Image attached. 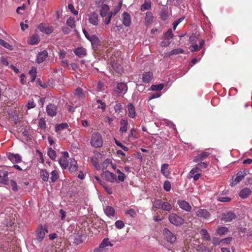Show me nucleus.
<instances>
[{
  "label": "nucleus",
  "instance_id": "14",
  "mask_svg": "<svg viewBox=\"0 0 252 252\" xmlns=\"http://www.w3.org/2000/svg\"><path fill=\"white\" fill-rule=\"evenodd\" d=\"M196 216L203 219H207L211 216V214L206 209H199L196 212Z\"/></svg>",
  "mask_w": 252,
  "mask_h": 252
},
{
  "label": "nucleus",
  "instance_id": "51",
  "mask_svg": "<svg viewBox=\"0 0 252 252\" xmlns=\"http://www.w3.org/2000/svg\"><path fill=\"white\" fill-rule=\"evenodd\" d=\"M123 23L126 27H129L131 24L130 17H123Z\"/></svg>",
  "mask_w": 252,
  "mask_h": 252
},
{
  "label": "nucleus",
  "instance_id": "41",
  "mask_svg": "<svg viewBox=\"0 0 252 252\" xmlns=\"http://www.w3.org/2000/svg\"><path fill=\"white\" fill-rule=\"evenodd\" d=\"M51 175L50 179L52 183H55L59 178V173L56 170L51 172Z\"/></svg>",
  "mask_w": 252,
  "mask_h": 252
},
{
  "label": "nucleus",
  "instance_id": "64",
  "mask_svg": "<svg viewBox=\"0 0 252 252\" xmlns=\"http://www.w3.org/2000/svg\"><path fill=\"white\" fill-rule=\"evenodd\" d=\"M10 184H11L12 190L13 191H17L18 190L17 184L15 181L11 180L10 181Z\"/></svg>",
  "mask_w": 252,
  "mask_h": 252
},
{
  "label": "nucleus",
  "instance_id": "49",
  "mask_svg": "<svg viewBox=\"0 0 252 252\" xmlns=\"http://www.w3.org/2000/svg\"><path fill=\"white\" fill-rule=\"evenodd\" d=\"M116 172L119 174L118 176V180L120 182H124L126 178V176L125 175L124 173L121 172V171L119 169H117Z\"/></svg>",
  "mask_w": 252,
  "mask_h": 252
},
{
  "label": "nucleus",
  "instance_id": "27",
  "mask_svg": "<svg viewBox=\"0 0 252 252\" xmlns=\"http://www.w3.org/2000/svg\"><path fill=\"white\" fill-rule=\"evenodd\" d=\"M109 7L107 4H102L100 9V16H108L109 15Z\"/></svg>",
  "mask_w": 252,
  "mask_h": 252
},
{
  "label": "nucleus",
  "instance_id": "23",
  "mask_svg": "<svg viewBox=\"0 0 252 252\" xmlns=\"http://www.w3.org/2000/svg\"><path fill=\"white\" fill-rule=\"evenodd\" d=\"M40 40L39 36L37 34H34L27 40L28 44L30 45L37 44Z\"/></svg>",
  "mask_w": 252,
  "mask_h": 252
},
{
  "label": "nucleus",
  "instance_id": "37",
  "mask_svg": "<svg viewBox=\"0 0 252 252\" xmlns=\"http://www.w3.org/2000/svg\"><path fill=\"white\" fill-rule=\"evenodd\" d=\"M0 45L10 51L13 50V46L9 44L4 40L0 39Z\"/></svg>",
  "mask_w": 252,
  "mask_h": 252
},
{
  "label": "nucleus",
  "instance_id": "5",
  "mask_svg": "<svg viewBox=\"0 0 252 252\" xmlns=\"http://www.w3.org/2000/svg\"><path fill=\"white\" fill-rule=\"evenodd\" d=\"M163 235L165 240L170 243H173L176 240V236L167 228L164 229Z\"/></svg>",
  "mask_w": 252,
  "mask_h": 252
},
{
  "label": "nucleus",
  "instance_id": "62",
  "mask_svg": "<svg viewBox=\"0 0 252 252\" xmlns=\"http://www.w3.org/2000/svg\"><path fill=\"white\" fill-rule=\"evenodd\" d=\"M212 243L214 246L220 245L221 244V239L218 237H213L212 239Z\"/></svg>",
  "mask_w": 252,
  "mask_h": 252
},
{
  "label": "nucleus",
  "instance_id": "32",
  "mask_svg": "<svg viewBox=\"0 0 252 252\" xmlns=\"http://www.w3.org/2000/svg\"><path fill=\"white\" fill-rule=\"evenodd\" d=\"M104 211L105 214L109 217H113L114 216L115 211L114 208L112 207L106 206L104 209Z\"/></svg>",
  "mask_w": 252,
  "mask_h": 252
},
{
  "label": "nucleus",
  "instance_id": "21",
  "mask_svg": "<svg viewBox=\"0 0 252 252\" xmlns=\"http://www.w3.org/2000/svg\"><path fill=\"white\" fill-rule=\"evenodd\" d=\"M89 40L91 42L92 45L94 48H96L100 45V41L99 38L95 35H91Z\"/></svg>",
  "mask_w": 252,
  "mask_h": 252
},
{
  "label": "nucleus",
  "instance_id": "55",
  "mask_svg": "<svg viewBox=\"0 0 252 252\" xmlns=\"http://www.w3.org/2000/svg\"><path fill=\"white\" fill-rule=\"evenodd\" d=\"M171 188V186L170 182L168 180L165 181L163 184L164 189L166 191H169L170 190Z\"/></svg>",
  "mask_w": 252,
  "mask_h": 252
},
{
  "label": "nucleus",
  "instance_id": "33",
  "mask_svg": "<svg viewBox=\"0 0 252 252\" xmlns=\"http://www.w3.org/2000/svg\"><path fill=\"white\" fill-rule=\"evenodd\" d=\"M200 233L202 238L205 241H209L211 240L210 236L206 229H201Z\"/></svg>",
  "mask_w": 252,
  "mask_h": 252
},
{
  "label": "nucleus",
  "instance_id": "25",
  "mask_svg": "<svg viewBox=\"0 0 252 252\" xmlns=\"http://www.w3.org/2000/svg\"><path fill=\"white\" fill-rule=\"evenodd\" d=\"M121 127L119 130V132L121 133L124 132H126L127 131L128 121L126 119H121L120 121Z\"/></svg>",
  "mask_w": 252,
  "mask_h": 252
},
{
  "label": "nucleus",
  "instance_id": "36",
  "mask_svg": "<svg viewBox=\"0 0 252 252\" xmlns=\"http://www.w3.org/2000/svg\"><path fill=\"white\" fill-rule=\"evenodd\" d=\"M59 163L63 169H66L68 166V163L67 158H60Z\"/></svg>",
  "mask_w": 252,
  "mask_h": 252
},
{
  "label": "nucleus",
  "instance_id": "61",
  "mask_svg": "<svg viewBox=\"0 0 252 252\" xmlns=\"http://www.w3.org/2000/svg\"><path fill=\"white\" fill-rule=\"evenodd\" d=\"M115 225L118 229H122L125 226V224L123 221L119 220L115 222Z\"/></svg>",
  "mask_w": 252,
  "mask_h": 252
},
{
  "label": "nucleus",
  "instance_id": "31",
  "mask_svg": "<svg viewBox=\"0 0 252 252\" xmlns=\"http://www.w3.org/2000/svg\"><path fill=\"white\" fill-rule=\"evenodd\" d=\"M169 165L166 163L162 164L161 166V173L165 177H168L170 174L169 171L168 170Z\"/></svg>",
  "mask_w": 252,
  "mask_h": 252
},
{
  "label": "nucleus",
  "instance_id": "47",
  "mask_svg": "<svg viewBox=\"0 0 252 252\" xmlns=\"http://www.w3.org/2000/svg\"><path fill=\"white\" fill-rule=\"evenodd\" d=\"M162 201L161 199H156L153 203V207L156 209H161Z\"/></svg>",
  "mask_w": 252,
  "mask_h": 252
},
{
  "label": "nucleus",
  "instance_id": "48",
  "mask_svg": "<svg viewBox=\"0 0 252 252\" xmlns=\"http://www.w3.org/2000/svg\"><path fill=\"white\" fill-rule=\"evenodd\" d=\"M29 74L31 76V81L34 82L36 77V69L35 68H32V69L29 71Z\"/></svg>",
  "mask_w": 252,
  "mask_h": 252
},
{
  "label": "nucleus",
  "instance_id": "38",
  "mask_svg": "<svg viewBox=\"0 0 252 252\" xmlns=\"http://www.w3.org/2000/svg\"><path fill=\"white\" fill-rule=\"evenodd\" d=\"M48 155L52 160H56L57 155L56 151L52 149L49 148L48 150Z\"/></svg>",
  "mask_w": 252,
  "mask_h": 252
},
{
  "label": "nucleus",
  "instance_id": "60",
  "mask_svg": "<svg viewBox=\"0 0 252 252\" xmlns=\"http://www.w3.org/2000/svg\"><path fill=\"white\" fill-rule=\"evenodd\" d=\"M126 214L129 215L130 217L134 218L136 215V213L133 209H130L126 211Z\"/></svg>",
  "mask_w": 252,
  "mask_h": 252
},
{
  "label": "nucleus",
  "instance_id": "46",
  "mask_svg": "<svg viewBox=\"0 0 252 252\" xmlns=\"http://www.w3.org/2000/svg\"><path fill=\"white\" fill-rule=\"evenodd\" d=\"M164 87L163 84H159L158 85H152L151 87V89L154 91H160Z\"/></svg>",
  "mask_w": 252,
  "mask_h": 252
},
{
  "label": "nucleus",
  "instance_id": "50",
  "mask_svg": "<svg viewBox=\"0 0 252 252\" xmlns=\"http://www.w3.org/2000/svg\"><path fill=\"white\" fill-rule=\"evenodd\" d=\"M66 24L71 28L73 29L75 27V20L74 17H70L67 20Z\"/></svg>",
  "mask_w": 252,
  "mask_h": 252
},
{
  "label": "nucleus",
  "instance_id": "20",
  "mask_svg": "<svg viewBox=\"0 0 252 252\" xmlns=\"http://www.w3.org/2000/svg\"><path fill=\"white\" fill-rule=\"evenodd\" d=\"M252 192L250 189L245 188L240 190L239 195L241 198L246 199L252 194Z\"/></svg>",
  "mask_w": 252,
  "mask_h": 252
},
{
  "label": "nucleus",
  "instance_id": "3",
  "mask_svg": "<svg viewBox=\"0 0 252 252\" xmlns=\"http://www.w3.org/2000/svg\"><path fill=\"white\" fill-rule=\"evenodd\" d=\"M208 166V164L207 163L205 162L200 161V163L198 162L190 170L189 174V178H191L195 173H196L199 171H201L202 169L206 168Z\"/></svg>",
  "mask_w": 252,
  "mask_h": 252
},
{
  "label": "nucleus",
  "instance_id": "11",
  "mask_svg": "<svg viewBox=\"0 0 252 252\" xmlns=\"http://www.w3.org/2000/svg\"><path fill=\"white\" fill-rule=\"evenodd\" d=\"M58 111V108L56 105L50 103L46 107V112L47 114L51 117L56 115Z\"/></svg>",
  "mask_w": 252,
  "mask_h": 252
},
{
  "label": "nucleus",
  "instance_id": "44",
  "mask_svg": "<svg viewBox=\"0 0 252 252\" xmlns=\"http://www.w3.org/2000/svg\"><path fill=\"white\" fill-rule=\"evenodd\" d=\"M173 37V34L172 31L171 29H168L164 34V39L167 40H169L170 39H172Z\"/></svg>",
  "mask_w": 252,
  "mask_h": 252
},
{
  "label": "nucleus",
  "instance_id": "2",
  "mask_svg": "<svg viewBox=\"0 0 252 252\" xmlns=\"http://www.w3.org/2000/svg\"><path fill=\"white\" fill-rule=\"evenodd\" d=\"M91 143L92 146L95 148H99L102 146V139L99 133L95 132L92 134Z\"/></svg>",
  "mask_w": 252,
  "mask_h": 252
},
{
  "label": "nucleus",
  "instance_id": "54",
  "mask_svg": "<svg viewBox=\"0 0 252 252\" xmlns=\"http://www.w3.org/2000/svg\"><path fill=\"white\" fill-rule=\"evenodd\" d=\"M184 52V50L181 48L175 49L171 51L169 53V56H172L173 55H178L179 54L183 53Z\"/></svg>",
  "mask_w": 252,
  "mask_h": 252
},
{
  "label": "nucleus",
  "instance_id": "42",
  "mask_svg": "<svg viewBox=\"0 0 252 252\" xmlns=\"http://www.w3.org/2000/svg\"><path fill=\"white\" fill-rule=\"evenodd\" d=\"M75 94L80 98H83L85 96L83 90L81 88H78L75 90Z\"/></svg>",
  "mask_w": 252,
  "mask_h": 252
},
{
  "label": "nucleus",
  "instance_id": "43",
  "mask_svg": "<svg viewBox=\"0 0 252 252\" xmlns=\"http://www.w3.org/2000/svg\"><path fill=\"white\" fill-rule=\"evenodd\" d=\"M67 127L68 125L66 123H61L56 126L55 131L56 132H58L59 131H61L63 129L67 128Z\"/></svg>",
  "mask_w": 252,
  "mask_h": 252
},
{
  "label": "nucleus",
  "instance_id": "45",
  "mask_svg": "<svg viewBox=\"0 0 252 252\" xmlns=\"http://www.w3.org/2000/svg\"><path fill=\"white\" fill-rule=\"evenodd\" d=\"M114 109L116 113L119 114L123 109V106L120 102H116L114 106Z\"/></svg>",
  "mask_w": 252,
  "mask_h": 252
},
{
  "label": "nucleus",
  "instance_id": "59",
  "mask_svg": "<svg viewBox=\"0 0 252 252\" xmlns=\"http://www.w3.org/2000/svg\"><path fill=\"white\" fill-rule=\"evenodd\" d=\"M232 240V238L231 237L225 238L224 239H221V244L222 245H228L230 243Z\"/></svg>",
  "mask_w": 252,
  "mask_h": 252
},
{
  "label": "nucleus",
  "instance_id": "19",
  "mask_svg": "<svg viewBox=\"0 0 252 252\" xmlns=\"http://www.w3.org/2000/svg\"><path fill=\"white\" fill-rule=\"evenodd\" d=\"M244 177L242 174V171H239L236 174V177L234 179L232 178V182L230 183V185L233 186L236 185L240 183L243 179Z\"/></svg>",
  "mask_w": 252,
  "mask_h": 252
},
{
  "label": "nucleus",
  "instance_id": "15",
  "mask_svg": "<svg viewBox=\"0 0 252 252\" xmlns=\"http://www.w3.org/2000/svg\"><path fill=\"white\" fill-rule=\"evenodd\" d=\"M204 43V41L203 40H201L198 41V43L191 44V45L189 48V50L191 52L199 51L201 49Z\"/></svg>",
  "mask_w": 252,
  "mask_h": 252
},
{
  "label": "nucleus",
  "instance_id": "6",
  "mask_svg": "<svg viewBox=\"0 0 252 252\" xmlns=\"http://www.w3.org/2000/svg\"><path fill=\"white\" fill-rule=\"evenodd\" d=\"M6 157L13 163H18L22 161V157L18 154H14L9 152L6 154Z\"/></svg>",
  "mask_w": 252,
  "mask_h": 252
},
{
  "label": "nucleus",
  "instance_id": "30",
  "mask_svg": "<svg viewBox=\"0 0 252 252\" xmlns=\"http://www.w3.org/2000/svg\"><path fill=\"white\" fill-rule=\"evenodd\" d=\"M40 176L44 182H48L49 180V173L46 169H41L40 170Z\"/></svg>",
  "mask_w": 252,
  "mask_h": 252
},
{
  "label": "nucleus",
  "instance_id": "63",
  "mask_svg": "<svg viewBox=\"0 0 252 252\" xmlns=\"http://www.w3.org/2000/svg\"><path fill=\"white\" fill-rule=\"evenodd\" d=\"M68 8L73 14L75 15H77L78 14V11L75 10L72 4H69L68 5Z\"/></svg>",
  "mask_w": 252,
  "mask_h": 252
},
{
  "label": "nucleus",
  "instance_id": "12",
  "mask_svg": "<svg viewBox=\"0 0 252 252\" xmlns=\"http://www.w3.org/2000/svg\"><path fill=\"white\" fill-rule=\"evenodd\" d=\"M210 153L207 152H203L195 156L193 158V161L194 162H199L202 161L210 155Z\"/></svg>",
  "mask_w": 252,
  "mask_h": 252
},
{
  "label": "nucleus",
  "instance_id": "58",
  "mask_svg": "<svg viewBox=\"0 0 252 252\" xmlns=\"http://www.w3.org/2000/svg\"><path fill=\"white\" fill-rule=\"evenodd\" d=\"M96 102L100 104V105L97 106V108L101 109L103 111H104L106 109V104L101 100L97 99L96 100Z\"/></svg>",
  "mask_w": 252,
  "mask_h": 252
},
{
  "label": "nucleus",
  "instance_id": "24",
  "mask_svg": "<svg viewBox=\"0 0 252 252\" xmlns=\"http://www.w3.org/2000/svg\"><path fill=\"white\" fill-rule=\"evenodd\" d=\"M74 54L80 58L85 57L87 55L86 49L83 47H78L74 51Z\"/></svg>",
  "mask_w": 252,
  "mask_h": 252
},
{
  "label": "nucleus",
  "instance_id": "29",
  "mask_svg": "<svg viewBox=\"0 0 252 252\" xmlns=\"http://www.w3.org/2000/svg\"><path fill=\"white\" fill-rule=\"evenodd\" d=\"M228 228L225 226H220L216 230V234L222 236L228 232Z\"/></svg>",
  "mask_w": 252,
  "mask_h": 252
},
{
  "label": "nucleus",
  "instance_id": "9",
  "mask_svg": "<svg viewBox=\"0 0 252 252\" xmlns=\"http://www.w3.org/2000/svg\"><path fill=\"white\" fill-rule=\"evenodd\" d=\"M177 204L181 209L186 212H189L191 210L192 207L191 205L185 200H178Z\"/></svg>",
  "mask_w": 252,
  "mask_h": 252
},
{
  "label": "nucleus",
  "instance_id": "13",
  "mask_svg": "<svg viewBox=\"0 0 252 252\" xmlns=\"http://www.w3.org/2000/svg\"><path fill=\"white\" fill-rule=\"evenodd\" d=\"M38 30L43 33L49 34L53 32V28L52 27H47L45 24L41 23L38 26Z\"/></svg>",
  "mask_w": 252,
  "mask_h": 252
},
{
  "label": "nucleus",
  "instance_id": "17",
  "mask_svg": "<svg viewBox=\"0 0 252 252\" xmlns=\"http://www.w3.org/2000/svg\"><path fill=\"white\" fill-rule=\"evenodd\" d=\"M153 78V74L152 72H145L142 75V81L145 84L149 83Z\"/></svg>",
  "mask_w": 252,
  "mask_h": 252
},
{
  "label": "nucleus",
  "instance_id": "40",
  "mask_svg": "<svg viewBox=\"0 0 252 252\" xmlns=\"http://www.w3.org/2000/svg\"><path fill=\"white\" fill-rule=\"evenodd\" d=\"M112 67L113 69L118 73H121L123 72V67L119 63H114L112 64Z\"/></svg>",
  "mask_w": 252,
  "mask_h": 252
},
{
  "label": "nucleus",
  "instance_id": "18",
  "mask_svg": "<svg viewBox=\"0 0 252 252\" xmlns=\"http://www.w3.org/2000/svg\"><path fill=\"white\" fill-rule=\"evenodd\" d=\"M78 166L77 161L73 158L70 159L69 164H68V170L71 173H74L77 169Z\"/></svg>",
  "mask_w": 252,
  "mask_h": 252
},
{
  "label": "nucleus",
  "instance_id": "22",
  "mask_svg": "<svg viewBox=\"0 0 252 252\" xmlns=\"http://www.w3.org/2000/svg\"><path fill=\"white\" fill-rule=\"evenodd\" d=\"M74 243L76 245H79L83 242V235L81 232H78L74 233Z\"/></svg>",
  "mask_w": 252,
  "mask_h": 252
},
{
  "label": "nucleus",
  "instance_id": "52",
  "mask_svg": "<svg viewBox=\"0 0 252 252\" xmlns=\"http://www.w3.org/2000/svg\"><path fill=\"white\" fill-rule=\"evenodd\" d=\"M109 245L112 246V245L109 242L108 239L105 238L100 243V244L99 245V248H103L106 247V246H108Z\"/></svg>",
  "mask_w": 252,
  "mask_h": 252
},
{
  "label": "nucleus",
  "instance_id": "57",
  "mask_svg": "<svg viewBox=\"0 0 252 252\" xmlns=\"http://www.w3.org/2000/svg\"><path fill=\"white\" fill-rule=\"evenodd\" d=\"M46 123L44 118H41L39 119L38 122V126L41 129H45L46 128Z\"/></svg>",
  "mask_w": 252,
  "mask_h": 252
},
{
  "label": "nucleus",
  "instance_id": "1",
  "mask_svg": "<svg viewBox=\"0 0 252 252\" xmlns=\"http://www.w3.org/2000/svg\"><path fill=\"white\" fill-rule=\"evenodd\" d=\"M168 220L171 223L177 226H181L185 222L184 219L176 213L170 214Z\"/></svg>",
  "mask_w": 252,
  "mask_h": 252
},
{
  "label": "nucleus",
  "instance_id": "39",
  "mask_svg": "<svg viewBox=\"0 0 252 252\" xmlns=\"http://www.w3.org/2000/svg\"><path fill=\"white\" fill-rule=\"evenodd\" d=\"M200 40L198 39V35L196 33H192L191 35L189 36V42L190 44H194L195 43H198V41Z\"/></svg>",
  "mask_w": 252,
  "mask_h": 252
},
{
  "label": "nucleus",
  "instance_id": "26",
  "mask_svg": "<svg viewBox=\"0 0 252 252\" xmlns=\"http://www.w3.org/2000/svg\"><path fill=\"white\" fill-rule=\"evenodd\" d=\"M128 115L129 117L134 118L135 117V109L133 105L130 103L127 106Z\"/></svg>",
  "mask_w": 252,
  "mask_h": 252
},
{
  "label": "nucleus",
  "instance_id": "28",
  "mask_svg": "<svg viewBox=\"0 0 252 252\" xmlns=\"http://www.w3.org/2000/svg\"><path fill=\"white\" fill-rule=\"evenodd\" d=\"M8 172L7 171H3L2 174H1V177L0 183H1L4 185H8Z\"/></svg>",
  "mask_w": 252,
  "mask_h": 252
},
{
  "label": "nucleus",
  "instance_id": "34",
  "mask_svg": "<svg viewBox=\"0 0 252 252\" xmlns=\"http://www.w3.org/2000/svg\"><path fill=\"white\" fill-rule=\"evenodd\" d=\"M151 2L150 0H145L144 3L141 6V10L145 11L151 8Z\"/></svg>",
  "mask_w": 252,
  "mask_h": 252
},
{
  "label": "nucleus",
  "instance_id": "53",
  "mask_svg": "<svg viewBox=\"0 0 252 252\" xmlns=\"http://www.w3.org/2000/svg\"><path fill=\"white\" fill-rule=\"evenodd\" d=\"M121 8V4H118L116 7L115 8L113 11H110L109 12V15L108 16H113L115 15L118 13V12L120 11Z\"/></svg>",
  "mask_w": 252,
  "mask_h": 252
},
{
  "label": "nucleus",
  "instance_id": "35",
  "mask_svg": "<svg viewBox=\"0 0 252 252\" xmlns=\"http://www.w3.org/2000/svg\"><path fill=\"white\" fill-rule=\"evenodd\" d=\"M161 209L164 211L169 212L170 211L173 207L172 205L168 202L162 201V206Z\"/></svg>",
  "mask_w": 252,
  "mask_h": 252
},
{
  "label": "nucleus",
  "instance_id": "56",
  "mask_svg": "<svg viewBox=\"0 0 252 252\" xmlns=\"http://www.w3.org/2000/svg\"><path fill=\"white\" fill-rule=\"evenodd\" d=\"M89 20L90 23L93 25L96 26L98 24V17H90Z\"/></svg>",
  "mask_w": 252,
  "mask_h": 252
},
{
  "label": "nucleus",
  "instance_id": "16",
  "mask_svg": "<svg viewBox=\"0 0 252 252\" xmlns=\"http://www.w3.org/2000/svg\"><path fill=\"white\" fill-rule=\"evenodd\" d=\"M48 56V53L46 51L44 50L39 52L36 57V62L40 63L44 62Z\"/></svg>",
  "mask_w": 252,
  "mask_h": 252
},
{
  "label": "nucleus",
  "instance_id": "4",
  "mask_svg": "<svg viewBox=\"0 0 252 252\" xmlns=\"http://www.w3.org/2000/svg\"><path fill=\"white\" fill-rule=\"evenodd\" d=\"M46 227H43L41 224L39 225L36 230L35 238L39 242H41L44 238L46 233H47Z\"/></svg>",
  "mask_w": 252,
  "mask_h": 252
},
{
  "label": "nucleus",
  "instance_id": "8",
  "mask_svg": "<svg viewBox=\"0 0 252 252\" xmlns=\"http://www.w3.org/2000/svg\"><path fill=\"white\" fill-rule=\"evenodd\" d=\"M236 218V215L232 212H227L222 214L221 220L225 222H230Z\"/></svg>",
  "mask_w": 252,
  "mask_h": 252
},
{
  "label": "nucleus",
  "instance_id": "10",
  "mask_svg": "<svg viewBox=\"0 0 252 252\" xmlns=\"http://www.w3.org/2000/svg\"><path fill=\"white\" fill-rule=\"evenodd\" d=\"M127 91V86L126 83H119L117 84L115 92L118 94H125Z\"/></svg>",
  "mask_w": 252,
  "mask_h": 252
},
{
  "label": "nucleus",
  "instance_id": "7",
  "mask_svg": "<svg viewBox=\"0 0 252 252\" xmlns=\"http://www.w3.org/2000/svg\"><path fill=\"white\" fill-rule=\"evenodd\" d=\"M102 177L104 178L105 180L108 182L113 183L116 181V175L109 171H104L101 174Z\"/></svg>",
  "mask_w": 252,
  "mask_h": 252
}]
</instances>
